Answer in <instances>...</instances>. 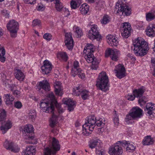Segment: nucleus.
Instances as JSON below:
<instances>
[{
    "label": "nucleus",
    "mask_w": 155,
    "mask_h": 155,
    "mask_svg": "<svg viewBox=\"0 0 155 155\" xmlns=\"http://www.w3.org/2000/svg\"><path fill=\"white\" fill-rule=\"evenodd\" d=\"M134 51L137 56H143L148 53L149 48L148 43L139 37L133 40Z\"/></svg>",
    "instance_id": "nucleus-2"
},
{
    "label": "nucleus",
    "mask_w": 155,
    "mask_h": 155,
    "mask_svg": "<svg viewBox=\"0 0 155 155\" xmlns=\"http://www.w3.org/2000/svg\"><path fill=\"white\" fill-rule=\"evenodd\" d=\"M26 4H34L36 3V0H24Z\"/></svg>",
    "instance_id": "nucleus-61"
},
{
    "label": "nucleus",
    "mask_w": 155,
    "mask_h": 155,
    "mask_svg": "<svg viewBox=\"0 0 155 155\" xmlns=\"http://www.w3.org/2000/svg\"><path fill=\"white\" fill-rule=\"evenodd\" d=\"M4 98L6 104L8 105L12 104L14 99V97L10 94H4Z\"/></svg>",
    "instance_id": "nucleus-31"
},
{
    "label": "nucleus",
    "mask_w": 155,
    "mask_h": 155,
    "mask_svg": "<svg viewBox=\"0 0 155 155\" xmlns=\"http://www.w3.org/2000/svg\"><path fill=\"white\" fill-rule=\"evenodd\" d=\"M84 54V58L87 62L91 63L93 62L94 60L96 59L95 58L93 53H89L87 54Z\"/></svg>",
    "instance_id": "nucleus-38"
},
{
    "label": "nucleus",
    "mask_w": 155,
    "mask_h": 155,
    "mask_svg": "<svg viewBox=\"0 0 155 155\" xmlns=\"http://www.w3.org/2000/svg\"><path fill=\"white\" fill-rule=\"evenodd\" d=\"M145 24L142 21H140L137 24V26L140 28H142L145 26Z\"/></svg>",
    "instance_id": "nucleus-63"
},
{
    "label": "nucleus",
    "mask_w": 155,
    "mask_h": 155,
    "mask_svg": "<svg viewBox=\"0 0 155 155\" xmlns=\"http://www.w3.org/2000/svg\"><path fill=\"white\" fill-rule=\"evenodd\" d=\"M77 75L78 77L81 79H84L85 78V75L83 71L81 68L77 69Z\"/></svg>",
    "instance_id": "nucleus-47"
},
{
    "label": "nucleus",
    "mask_w": 155,
    "mask_h": 155,
    "mask_svg": "<svg viewBox=\"0 0 155 155\" xmlns=\"http://www.w3.org/2000/svg\"><path fill=\"white\" fill-rule=\"evenodd\" d=\"M107 42L110 46H116L118 45V41L115 36L109 35L107 36Z\"/></svg>",
    "instance_id": "nucleus-21"
},
{
    "label": "nucleus",
    "mask_w": 155,
    "mask_h": 155,
    "mask_svg": "<svg viewBox=\"0 0 155 155\" xmlns=\"http://www.w3.org/2000/svg\"><path fill=\"white\" fill-rule=\"evenodd\" d=\"M37 116L36 111L34 110H31L28 114V117L32 122L35 121Z\"/></svg>",
    "instance_id": "nucleus-40"
},
{
    "label": "nucleus",
    "mask_w": 155,
    "mask_h": 155,
    "mask_svg": "<svg viewBox=\"0 0 155 155\" xmlns=\"http://www.w3.org/2000/svg\"><path fill=\"white\" fill-rule=\"evenodd\" d=\"M146 32L148 36L153 37L155 34V24H150L147 27Z\"/></svg>",
    "instance_id": "nucleus-28"
},
{
    "label": "nucleus",
    "mask_w": 155,
    "mask_h": 155,
    "mask_svg": "<svg viewBox=\"0 0 155 155\" xmlns=\"http://www.w3.org/2000/svg\"><path fill=\"white\" fill-rule=\"evenodd\" d=\"M49 142L50 146L45 148L44 155L54 154L60 149V145L59 142L55 138L50 137Z\"/></svg>",
    "instance_id": "nucleus-5"
},
{
    "label": "nucleus",
    "mask_w": 155,
    "mask_h": 155,
    "mask_svg": "<svg viewBox=\"0 0 155 155\" xmlns=\"http://www.w3.org/2000/svg\"><path fill=\"white\" fill-rule=\"evenodd\" d=\"M105 123L104 118H96L94 115L89 116L83 125L82 133L85 135H89L94 130L95 124L97 126H101L104 125Z\"/></svg>",
    "instance_id": "nucleus-1"
},
{
    "label": "nucleus",
    "mask_w": 155,
    "mask_h": 155,
    "mask_svg": "<svg viewBox=\"0 0 155 155\" xmlns=\"http://www.w3.org/2000/svg\"><path fill=\"white\" fill-rule=\"evenodd\" d=\"M15 77L18 81H22L25 79V75L21 70L18 69H15Z\"/></svg>",
    "instance_id": "nucleus-27"
},
{
    "label": "nucleus",
    "mask_w": 155,
    "mask_h": 155,
    "mask_svg": "<svg viewBox=\"0 0 155 155\" xmlns=\"http://www.w3.org/2000/svg\"><path fill=\"white\" fill-rule=\"evenodd\" d=\"M12 126V123L10 120H7L0 127V130L3 134L5 133Z\"/></svg>",
    "instance_id": "nucleus-20"
},
{
    "label": "nucleus",
    "mask_w": 155,
    "mask_h": 155,
    "mask_svg": "<svg viewBox=\"0 0 155 155\" xmlns=\"http://www.w3.org/2000/svg\"><path fill=\"white\" fill-rule=\"evenodd\" d=\"M113 121L115 126L117 127L119 124V120L118 117L116 115L114 118Z\"/></svg>",
    "instance_id": "nucleus-60"
},
{
    "label": "nucleus",
    "mask_w": 155,
    "mask_h": 155,
    "mask_svg": "<svg viewBox=\"0 0 155 155\" xmlns=\"http://www.w3.org/2000/svg\"><path fill=\"white\" fill-rule=\"evenodd\" d=\"M102 145L101 141L97 138L91 140L89 144L90 147L91 149L96 148H96L101 147Z\"/></svg>",
    "instance_id": "nucleus-22"
},
{
    "label": "nucleus",
    "mask_w": 155,
    "mask_h": 155,
    "mask_svg": "<svg viewBox=\"0 0 155 155\" xmlns=\"http://www.w3.org/2000/svg\"><path fill=\"white\" fill-rule=\"evenodd\" d=\"M22 106L21 103L19 101H17L14 103V107L17 109H20Z\"/></svg>",
    "instance_id": "nucleus-58"
},
{
    "label": "nucleus",
    "mask_w": 155,
    "mask_h": 155,
    "mask_svg": "<svg viewBox=\"0 0 155 155\" xmlns=\"http://www.w3.org/2000/svg\"><path fill=\"white\" fill-rule=\"evenodd\" d=\"M73 30L75 35L78 37H80L82 35L83 32L81 29L77 25H75L74 26Z\"/></svg>",
    "instance_id": "nucleus-41"
},
{
    "label": "nucleus",
    "mask_w": 155,
    "mask_h": 155,
    "mask_svg": "<svg viewBox=\"0 0 155 155\" xmlns=\"http://www.w3.org/2000/svg\"><path fill=\"white\" fill-rule=\"evenodd\" d=\"M45 8V6L41 3H38L36 7L37 9L39 11H44Z\"/></svg>",
    "instance_id": "nucleus-56"
},
{
    "label": "nucleus",
    "mask_w": 155,
    "mask_h": 155,
    "mask_svg": "<svg viewBox=\"0 0 155 155\" xmlns=\"http://www.w3.org/2000/svg\"><path fill=\"white\" fill-rule=\"evenodd\" d=\"M57 103V100L53 93L49 94L47 96V99L42 100L39 105L40 108L44 112L51 113L53 112L54 107V104Z\"/></svg>",
    "instance_id": "nucleus-3"
},
{
    "label": "nucleus",
    "mask_w": 155,
    "mask_h": 155,
    "mask_svg": "<svg viewBox=\"0 0 155 155\" xmlns=\"http://www.w3.org/2000/svg\"><path fill=\"white\" fill-rule=\"evenodd\" d=\"M143 114V110L138 107H134L130 110L129 113L126 115L125 121L129 124V121L140 118Z\"/></svg>",
    "instance_id": "nucleus-6"
},
{
    "label": "nucleus",
    "mask_w": 155,
    "mask_h": 155,
    "mask_svg": "<svg viewBox=\"0 0 155 155\" xmlns=\"http://www.w3.org/2000/svg\"><path fill=\"white\" fill-rule=\"evenodd\" d=\"M25 142L27 144H36L38 142V139L34 135H27L25 137Z\"/></svg>",
    "instance_id": "nucleus-26"
},
{
    "label": "nucleus",
    "mask_w": 155,
    "mask_h": 155,
    "mask_svg": "<svg viewBox=\"0 0 155 155\" xmlns=\"http://www.w3.org/2000/svg\"><path fill=\"white\" fill-rule=\"evenodd\" d=\"M2 15L5 18H7L9 15V12L6 10L4 9L1 11Z\"/></svg>",
    "instance_id": "nucleus-59"
},
{
    "label": "nucleus",
    "mask_w": 155,
    "mask_h": 155,
    "mask_svg": "<svg viewBox=\"0 0 155 155\" xmlns=\"http://www.w3.org/2000/svg\"><path fill=\"white\" fill-rule=\"evenodd\" d=\"M34 129L32 125L27 124L24 126L22 130L23 133H31L34 132Z\"/></svg>",
    "instance_id": "nucleus-30"
},
{
    "label": "nucleus",
    "mask_w": 155,
    "mask_h": 155,
    "mask_svg": "<svg viewBox=\"0 0 155 155\" xmlns=\"http://www.w3.org/2000/svg\"><path fill=\"white\" fill-rule=\"evenodd\" d=\"M115 11L117 15L129 16L131 14V10L128 6L117 3L116 5Z\"/></svg>",
    "instance_id": "nucleus-7"
},
{
    "label": "nucleus",
    "mask_w": 155,
    "mask_h": 155,
    "mask_svg": "<svg viewBox=\"0 0 155 155\" xmlns=\"http://www.w3.org/2000/svg\"><path fill=\"white\" fill-rule=\"evenodd\" d=\"M64 12V15L66 17L70 15V12L68 9L64 8L63 10Z\"/></svg>",
    "instance_id": "nucleus-64"
},
{
    "label": "nucleus",
    "mask_w": 155,
    "mask_h": 155,
    "mask_svg": "<svg viewBox=\"0 0 155 155\" xmlns=\"http://www.w3.org/2000/svg\"><path fill=\"white\" fill-rule=\"evenodd\" d=\"M62 102L64 104L68 106V110L70 111L73 110L75 106V103L71 99L64 98L62 100Z\"/></svg>",
    "instance_id": "nucleus-23"
},
{
    "label": "nucleus",
    "mask_w": 155,
    "mask_h": 155,
    "mask_svg": "<svg viewBox=\"0 0 155 155\" xmlns=\"http://www.w3.org/2000/svg\"><path fill=\"white\" fill-rule=\"evenodd\" d=\"M118 141L115 144L111 146L109 148L108 153L110 155H121L123 153L122 147L119 144Z\"/></svg>",
    "instance_id": "nucleus-14"
},
{
    "label": "nucleus",
    "mask_w": 155,
    "mask_h": 155,
    "mask_svg": "<svg viewBox=\"0 0 155 155\" xmlns=\"http://www.w3.org/2000/svg\"><path fill=\"white\" fill-rule=\"evenodd\" d=\"M125 97L126 99L130 101L134 100L136 97L135 95L133 94H129L126 95Z\"/></svg>",
    "instance_id": "nucleus-54"
},
{
    "label": "nucleus",
    "mask_w": 155,
    "mask_h": 155,
    "mask_svg": "<svg viewBox=\"0 0 155 155\" xmlns=\"http://www.w3.org/2000/svg\"><path fill=\"white\" fill-rule=\"evenodd\" d=\"M98 28L96 24L91 25V29L89 30L88 37L92 40L96 39L98 41H100L102 39V36L99 34Z\"/></svg>",
    "instance_id": "nucleus-9"
},
{
    "label": "nucleus",
    "mask_w": 155,
    "mask_h": 155,
    "mask_svg": "<svg viewBox=\"0 0 155 155\" xmlns=\"http://www.w3.org/2000/svg\"><path fill=\"white\" fill-rule=\"evenodd\" d=\"M109 16L107 15H104L101 20V22L102 24H106L110 21Z\"/></svg>",
    "instance_id": "nucleus-50"
},
{
    "label": "nucleus",
    "mask_w": 155,
    "mask_h": 155,
    "mask_svg": "<svg viewBox=\"0 0 155 155\" xmlns=\"http://www.w3.org/2000/svg\"><path fill=\"white\" fill-rule=\"evenodd\" d=\"M114 71L116 76L119 78H122L125 76V70L123 64H119L116 66Z\"/></svg>",
    "instance_id": "nucleus-16"
},
{
    "label": "nucleus",
    "mask_w": 155,
    "mask_h": 155,
    "mask_svg": "<svg viewBox=\"0 0 155 155\" xmlns=\"http://www.w3.org/2000/svg\"><path fill=\"white\" fill-rule=\"evenodd\" d=\"M58 117L53 114L49 120V124L52 127H54L57 123Z\"/></svg>",
    "instance_id": "nucleus-36"
},
{
    "label": "nucleus",
    "mask_w": 155,
    "mask_h": 155,
    "mask_svg": "<svg viewBox=\"0 0 155 155\" xmlns=\"http://www.w3.org/2000/svg\"><path fill=\"white\" fill-rule=\"evenodd\" d=\"M64 42L65 46L69 50L72 49L74 46V41L71 32L65 34Z\"/></svg>",
    "instance_id": "nucleus-18"
},
{
    "label": "nucleus",
    "mask_w": 155,
    "mask_h": 155,
    "mask_svg": "<svg viewBox=\"0 0 155 155\" xmlns=\"http://www.w3.org/2000/svg\"><path fill=\"white\" fill-rule=\"evenodd\" d=\"M121 55L120 51L115 48H108L105 52V56L110 57L111 59L115 61H118Z\"/></svg>",
    "instance_id": "nucleus-10"
},
{
    "label": "nucleus",
    "mask_w": 155,
    "mask_h": 155,
    "mask_svg": "<svg viewBox=\"0 0 155 155\" xmlns=\"http://www.w3.org/2000/svg\"><path fill=\"white\" fill-rule=\"evenodd\" d=\"M153 142V140L150 136H148L144 137L142 143L143 145H149L152 144Z\"/></svg>",
    "instance_id": "nucleus-39"
},
{
    "label": "nucleus",
    "mask_w": 155,
    "mask_h": 155,
    "mask_svg": "<svg viewBox=\"0 0 155 155\" xmlns=\"http://www.w3.org/2000/svg\"><path fill=\"white\" fill-rule=\"evenodd\" d=\"M5 49L0 45V61L2 63L4 62L5 60Z\"/></svg>",
    "instance_id": "nucleus-43"
},
{
    "label": "nucleus",
    "mask_w": 155,
    "mask_h": 155,
    "mask_svg": "<svg viewBox=\"0 0 155 155\" xmlns=\"http://www.w3.org/2000/svg\"><path fill=\"white\" fill-rule=\"evenodd\" d=\"M118 142H120V145L125 148L126 151L128 152H133L136 149V146L135 144L133 143L130 142L129 141H120Z\"/></svg>",
    "instance_id": "nucleus-15"
},
{
    "label": "nucleus",
    "mask_w": 155,
    "mask_h": 155,
    "mask_svg": "<svg viewBox=\"0 0 155 155\" xmlns=\"http://www.w3.org/2000/svg\"><path fill=\"white\" fill-rule=\"evenodd\" d=\"M105 153V151L101 147L98 148H96L95 153L97 155H104Z\"/></svg>",
    "instance_id": "nucleus-52"
},
{
    "label": "nucleus",
    "mask_w": 155,
    "mask_h": 155,
    "mask_svg": "<svg viewBox=\"0 0 155 155\" xmlns=\"http://www.w3.org/2000/svg\"><path fill=\"white\" fill-rule=\"evenodd\" d=\"M12 93L15 96L18 97L20 96V91L17 90H15L12 91Z\"/></svg>",
    "instance_id": "nucleus-62"
},
{
    "label": "nucleus",
    "mask_w": 155,
    "mask_h": 155,
    "mask_svg": "<svg viewBox=\"0 0 155 155\" xmlns=\"http://www.w3.org/2000/svg\"><path fill=\"white\" fill-rule=\"evenodd\" d=\"M3 146L6 149L14 153H18L20 150V147L18 144L7 140L4 142Z\"/></svg>",
    "instance_id": "nucleus-12"
},
{
    "label": "nucleus",
    "mask_w": 155,
    "mask_h": 155,
    "mask_svg": "<svg viewBox=\"0 0 155 155\" xmlns=\"http://www.w3.org/2000/svg\"><path fill=\"white\" fill-rule=\"evenodd\" d=\"M6 117V112L5 110L3 109L0 110V121L5 120Z\"/></svg>",
    "instance_id": "nucleus-48"
},
{
    "label": "nucleus",
    "mask_w": 155,
    "mask_h": 155,
    "mask_svg": "<svg viewBox=\"0 0 155 155\" xmlns=\"http://www.w3.org/2000/svg\"><path fill=\"white\" fill-rule=\"evenodd\" d=\"M37 87L39 90L42 89L45 91L49 90L50 87L49 84L46 80L38 82L37 84Z\"/></svg>",
    "instance_id": "nucleus-24"
},
{
    "label": "nucleus",
    "mask_w": 155,
    "mask_h": 155,
    "mask_svg": "<svg viewBox=\"0 0 155 155\" xmlns=\"http://www.w3.org/2000/svg\"><path fill=\"white\" fill-rule=\"evenodd\" d=\"M41 25V21L38 19L34 20L32 22V25L33 26H40Z\"/></svg>",
    "instance_id": "nucleus-57"
},
{
    "label": "nucleus",
    "mask_w": 155,
    "mask_h": 155,
    "mask_svg": "<svg viewBox=\"0 0 155 155\" xmlns=\"http://www.w3.org/2000/svg\"><path fill=\"white\" fill-rule=\"evenodd\" d=\"M82 98L84 100L88 98L91 95L90 92L86 89H83L81 91L80 94Z\"/></svg>",
    "instance_id": "nucleus-42"
},
{
    "label": "nucleus",
    "mask_w": 155,
    "mask_h": 155,
    "mask_svg": "<svg viewBox=\"0 0 155 155\" xmlns=\"http://www.w3.org/2000/svg\"><path fill=\"white\" fill-rule=\"evenodd\" d=\"M91 63H92L91 69L92 70H97L98 67L99 62L98 61L97 59H95Z\"/></svg>",
    "instance_id": "nucleus-49"
},
{
    "label": "nucleus",
    "mask_w": 155,
    "mask_h": 155,
    "mask_svg": "<svg viewBox=\"0 0 155 155\" xmlns=\"http://www.w3.org/2000/svg\"><path fill=\"white\" fill-rule=\"evenodd\" d=\"M82 0H71L70 2V6L72 9H76L82 3Z\"/></svg>",
    "instance_id": "nucleus-34"
},
{
    "label": "nucleus",
    "mask_w": 155,
    "mask_h": 155,
    "mask_svg": "<svg viewBox=\"0 0 155 155\" xmlns=\"http://www.w3.org/2000/svg\"><path fill=\"white\" fill-rule=\"evenodd\" d=\"M61 104H58L57 101V103L56 104H54V106H55L57 108L58 110L59 113H62L64 112V110L62 108H61Z\"/></svg>",
    "instance_id": "nucleus-55"
},
{
    "label": "nucleus",
    "mask_w": 155,
    "mask_h": 155,
    "mask_svg": "<svg viewBox=\"0 0 155 155\" xmlns=\"http://www.w3.org/2000/svg\"><path fill=\"white\" fill-rule=\"evenodd\" d=\"M35 148L34 146H29L26 147L22 151V155H35Z\"/></svg>",
    "instance_id": "nucleus-25"
},
{
    "label": "nucleus",
    "mask_w": 155,
    "mask_h": 155,
    "mask_svg": "<svg viewBox=\"0 0 155 155\" xmlns=\"http://www.w3.org/2000/svg\"><path fill=\"white\" fill-rule=\"evenodd\" d=\"M2 80L3 84L6 86L8 85L9 82L10 81L9 78L7 77L4 74H3V75H2Z\"/></svg>",
    "instance_id": "nucleus-45"
},
{
    "label": "nucleus",
    "mask_w": 155,
    "mask_h": 155,
    "mask_svg": "<svg viewBox=\"0 0 155 155\" xmlns=\"http://www.w3.org/2000/svg\"><path fill=\"white\" fill-rule=\"evenodd\" d=\"M53 66L51 63L48 60H46L43 62V65L41 69L42 73L45 74H47L50 73L52 70Z\"/></svg>",
    "instance_id": "nucleus-17"
},
{
    "label": "nucleus",
    "mask_w": 155,
    "mask_h": 155,
    "mask_svg": "<svg viewBox=\"0 0 155 155\" xmlns=\"http://www.w3.org/2000/svg\"><path fill=\"white\" fill-rule=\"evenodd\" d=\"M94 51V47L91 44H88L85 47L83 52L84 54H87L89 53H93Z\"/></svg>",
    "instance_id": "nucleus-37"
},
{
    "label": "nucleus",
    "mask_w": 155,
    "mask_h": 155,
    "mask_svg": "<svg viewBox=\"0 0 155 155\" xmlns=\"http://www.w3.org/2000/svg\"><path fill=\"white\" fill-rule=\"evenodd\" d=\"M145 91L144 87L142 86L139 89H134L132 91V93L135 95V97L139 98L138 102L141 106L145 104L146 102V101L143 99V97H142Z\"/></svg>",
    "instance_id": "nucleus-11"
},
{
    "label": "nucleus",
    "mask_w": 155,
    "mask_h": 155,
    "mask_svg": "<svg viewBox=\"0 0 155 155\" xmlns=\"http://www.w3.org/2000/svg\"><path fill=\"white\" fill-rule=\"evenodd\" d=\"M145 111L149 115L152 114L154 111H155V104L151 102L147 103L146 106Z\"/></svg>",
    "instance_id": "nucleus-29"
},
{
    "label": "nucleus",
    "mask_w": 155,
    "mask_h": 155,
    "mask_svg": "<svg viewBox=\"0 0 155 155\" xmlns=\"http://www.w3.org/2000/svg\"><path fill=\"white\" fill-rule=\"evenodd\" d=\"M89 9V6L86 3H84L81 5L79 8L80 12L83 15H85L87 14Z\"/></svg>",
    "instance_id": "nucleus-33"
},
{
    "label": "nucleus",
    "mask_w": 155,
    "mask_h": 155,
    "mask_svg": "<svg viewBox=\"0 0 155 155\" xmlns=\"http://www.w3.org/2000/svg\"><path fill=\"white\" fill-rule=\"evenodd\" d=\"M63 8V5L61 2H60L59 1L56 2L55 8L58 11H61Z\"/></svg>",
    "instance_id": "nucleus-53"
},
{
    "label": "nucleus",
    "mask_w": 155,
    "mask_h": 155,
    "mask_svg": "<svg viewBox=\"0 0 155 155\" xmlns=\"http://www.w3.org/2000/svg\"><path fill=\"white\" fill-rule=\"evenodd\" d=\"M131 29V26L129 22H125L122 23L121 25L120 31L123 37L124 38H128L130 35Z\"/></svg>",
    "instance_id": "nucleus-13"
},
{
    "label": "nucleus",
    "mask_w": 155,
    "mask_h": 155,
    "mask_svg": "<svg viewBox=\"0 0 155 155\" xmlns=\"http://www.w3.org/2000/svg\"><path fill=\"white\" fill-rule=\"evenodd\" d=\"M52 38L51 34L49 33H45L43 35V38L48 41H50Z\"/></svg>",
    "instance_id": "nucleus-51"
},
{
    "label": "nucleus",
    "mask_w": 155,
    "mask_h": 155,
    "mask_svg": "<svg viewBox=\"0 0 155 155\" xmlns=\"http://www.w3.org/2000/svg\"><path fill=\"white\" fill-rule=\"evenodd\" d=\"M57 57L59 59H61L64 61L67 60V56L66 52H61L57 54Z\"/></svg>",
    "instance_id": "nucleus-44"
},
{
    "label": "nucleus",
    "mask_w": 155,
    "mask_h": 155,
    "mask_svg": "<svg viewBox=\"0 0 155 155\" xmlns=\"http://www.w3.org/2000/svg\"><path fill=\"white\" fill-rule=\"evenodd\" d=\"M7 27L11 37L13 38L16 37L19 29L18 23L14 20H11L7 24Z\"/></svg>",
    "instance_id": "nucleus-8"
},
{
    "label": "nucleus",
    "mask_w": 155,
    "mask_h": 155,
    "mask_svg": "<svg viewBox=\"0 0 155 155\" xmlns=\"http://www.w3.org/2000/svg\"><path fill=\"white\" fill-rule=\"evenodd\" d=\"M146 19L148 21H150L155 18V9H153L145 14Z\"/></svg>",
    "instance_id": "nucleus-32"
},
{
    "label": "nucleus",
    "mask_w": 155,
    "mask_h": 155,
    "mask_svg": "<svg viewBox=\"0 0 155 155\" xmlns=\"http://www.w3.org/2000/svg\"><path fill=\"white\" fill-rule=\"evenodd\" d=\"M79 63L77 61H75L73 63V68H72L71 71V74L74 77H75L77 74V69H78V68L79 66Z\"/></svg>",
    "instance_id": "nucleus-35"
},
{
    "label": "nucleus",
    "mask_w": 155,
    "mask_h": 155,
    "mask_svg": "<svg viewBox=\"0 0 155 155\" xmlns=\"http://www.w3.org/2000/svg\"><path fill=\"white\" fill-rule=\"evenodd\" d=\"M54 86L56 94L58 96H61L63 94L61 83L60 81H56L54 83Z\"/></svg>",
    "instance_id": "nucleus-19"
},
{
    "label": "nucleus",
    "mask_w": 155,
    "mask_h": 155,
    "mask_svg": "<svg viewBox=\"0 0 155 155\" xmlns=\"http://www.w3.org/2000/svg\"><path fill=\"white\" fill-rule=\"evenodd\" d=\"M96 85L103 91L105 92L109 90V80L105 72L102 71L99 73L96 81Z\"/></svg>",
    "instance_id": "nucleus-4"
},
{
    "label": "nucleus",
    "mask_w": 155,
    "mask_h": 155,
    "mask_svg": "<svg viewBox=\"0 0 155 155\" xmlns=\"http://www.w3.org/2000/svg\"><path fill=\"white\" fill-rule=\"evenodd\" d=\"M82 90H80V86L74 87L73 89V94L76 96H79L80 95Z\"/></svg>",
    "instance_id": "nucleus-46"
}]
</instances>
